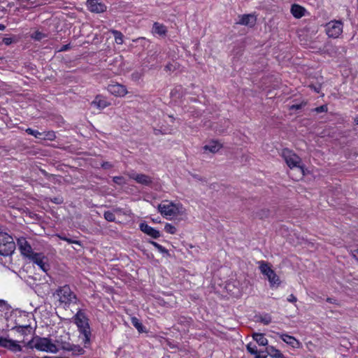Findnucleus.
<instances>
[{
	"label": "nucleus",
	"mask_w": 358,
	"mask_h": 358,
	"mask_svg": "<svg viewBox=\"0 0 358 358\" xmlns=\"http://www.w3.org/2000/svg\"><path fill=\"white\" fill-rule=\"evenodd\" d=\"M157 249L161 253H168V250L161 245H159V246Z\"/></svg>",
	"instance_id": "44"
},
{
	"label": "nucleus",
	"mask_w": 358,
	"mask_h": 358,
	"mask_svg": "<svg viewBox=\"0 0 358 358\" xmlns=\"http://www.w3.org/2000/svg\"><path fill=\"white\" fill-rule=\"evenodd\" d=\"M113 181L119 185H124L126 184L125 179L122 176H115L113 178Z\"/></svg>",
	"instance_id": "33"
},
{
	"label": "nucleus",
	"mask_w": 358,
	"mask_h": 358,
	"mask_svg": "<svg viewBox=\"0 0 358 358\" xmlns=\"http://www.w3.org/2000/svg\"><path fill=\"white\" fill-rule=\"evenodd\" d=\"M56 294L58 296L59 305L65 309L69 308L71 304L77 303L78 299L76 294L67 285L59 287L56 290Z\"/></svg>",
	"instance_id": "4"
},
{
	"label": "nucleus",
	"mask_w": 358,
	"mask_h": 358,
	"mask_svg": "<svg viewBox=\"0 0 358 358\" xmlns=\"http://www.w3.org/2000/svg\"><path fill=\"white\" fill-rule=\"evenodd\" d=\"M247 350L251 354V355H256L259 351L257 350V346L252 343H249L246 346Z\"/></svg>",
	"instance_id": "30"
},
{
	"label": "nucleus",
	"mask_w": 358,
	"mask_h": 358,
	"mask_svg": "<svg viewBox=\"0 0 358 358\" xmlns=\"http://www.w3.org/2000/svg\"><path fill=\"white\" fill-rule=\"evenodd\" d=\"M108 91L117 96H124L128 93L126 87L119 83L109 85Z\"/></svg>",
	"instance_id": "14"
},
{
	"label": "nucleus",
	"mask_w": 358,
	"mask_h": 358,
	"mask_svg": "<svg viewBox=\"0 0 358 358\" xmlns=\"http://www.w3.org/2000/svg\"><path fill=\"white\" fill-rule=\"evenodd\" d=\"M0 346L7 348L14 352H20L22 350V347L16 341L5 338H0Z\"/></svg>",
	"instance_id": "13"
},
{
	"label": "nucleus",
	"mask_w": 358,
	"mask_h": 358,
	"mask_svg": "<svg viewBox=\"0 0 358 358\" xmlns=\"http://www.w3.org/2000/svg\"><path fill=\"white\" fill-rule=\"evenodd\" d=\"M139 228L141 231L153 238H157L160 236V232L153 227L149 226L146 222L141 223Z\"/></svg>",
	"instance_id": "16"
},
{
	"label": "nucleus",
	"mask_w": 358,
	"mask_h": 358,
	"mask_svg": "<svg viewBox=\"0 0 358 358\" xmlns=\"http://www.w3.org/2000/svg\"><path fill=\"white\" fill-rule=\"evenodd\" d=\"M164 230L166 232L170 234H175L176 233V228L171 224L166 223L164 226Z\"/></svg>",
	"instance_id": "31"
},
{
	"label": "nucleus",
	"mask_w": 358,
	"mask_h": 358,
	"mask_svg": "<svg viewBox=\"0 0 358 358\" xmlns=\"http://www.w3.org/2000/svg\"><path fill=\"white\" fill-rule=\"evenodd\" d=\"M158 211L161 215L166 217H170L177 215H183L186 213V210L180 203H173L169 201H164L157 206Z\"/></svg>",
	"instance_id": "2"
},
{
	"label": "nucleus",
	"mask_w": 358,
	"mask_h": 358,
	"mask_svg": "<svg viewBox=\"0 0 358 358\" xmlns=\"http://www.w3.org/2000/svg\"><path fill=\"white\" fill-rule=\"evenodd\" d=\"M128 176L131 179L134 180L136 182L141 185L148 186L152 182V178L145 174L131 172L128 173Z\"/></svg>",
	"instance_id": "12"
},
{
	"label": "nucleus",
	"mask_w": 358,
	"mask_h": 358,
	"mask_svg": "<svg viewBox=\"0 0 358 358\" xmlns=\"http://www.w3.org/2000/svg\"><path fill=\"white\" fill-rule=\"evenodd\" d=\"M15 244L12 236L6 233H0V255L9 256L13 253Z\"/></svg>",
	"instance_id": "6"
},
{
	"label": "nucleus",
	"mask_w": 358,
	"mask_h": 358,
	"mask_svg": "<svg viewBox=\"0 0 358 358\" xmlns=\"http://www.w3.org/2000/svg\"><path fill=\"white\" fill-rule=\"evenodd\" d=\"M314 110L317 113H322L327 111V106L326 105H322L319 107H317L314 109Z\"/></svg>",
	"instance_id": "36"
},
{
	"label": "nucleus",
	"mask_w": 358,
	"mask_h": 358,
	"mask_svg": "<svg viewBox=\"0 0 358 358\" xmlns=\"http://www.w3.org/2000/svg\"><path fill=\"white\" fill-rule=\"evenodd\" d=\"M327 301L329 303H335V299H334L332 298H327Z\"/></svg>",
	"instance_id": "50"
},
{
	"label": "nucleus",
	"mask_w": 358,
	"mask_h": 358,
	"mask_svg": "<svg viewBox=\"0 0 358 358\" xmlns=\"http://www.w3.org/2000/svg\"><path fill=\"white\" fill-rule=\"evenodd\" d=\"M87 6L92 13H101L106 10V6L97 0H87Z\"/></svg>",
	"instance_id": "15"
},
{
	"label": "nucleus",
	"mask_w": 358,
	"mask_h": 358,
	"mask_svg": "<svg viewBox=\"0 0 358 358\" xmlns=\"http://www.w3.org/2000/svg\"><path fill=\"white\" fill-rule=\"evenodd\" d=\"M262 352L259 351L256 355H255V358H266V355H263L261 354Z\"/></svg>",
	"instance_id": "45"
},
{
	"label": "nucleus",
	"mask_w": 358,
	"mask_h": 358,
	"mask_svg": "<svg viewBox=\"0 0 358 358\" xmlns=\"http://www.w3.org/2000/svg\"><path fill=\"white\" fill-rule=\"evenodd\" d=\"M182 90V87L181 86H178L176 87H175L171 92V94L172 96H174L176 93L179 92L180 91H181Z\"/></svg>",
	"instance_id": "40"
},
{
	"label": "nucleus",
	"mask_w": 358,
	"mask_h": 358,
	"mask_svg": "<svg viewBox=\"0 0 358 358\" xmlns=\"http://www.w3.org/2000/svg\"><path fill=\"white\" fill-rule=\"evenodd\" d=\"M110 32L113 34L115 38V41L117 44L122 45L124 43V36L121 31L115 29H111Z\"/></svg>",
	"instance_id": "26"
},
{
	"label": "nucleus",
	"mask_w": 358,
	"mask_h": 358,
	"mask_svg": "<svg viewBox=\"0 0 358 358\" xmlns=\"http://www.w3.org/2000/svg\"><path fill=\"white\" fill-rule=\"evenodd\" d=\"M150 243L155 246V248H158L160 244L155 241H150Z\"/></svg>",
	"instance_id": "49"
},
{
	"label": "nucleus",
	"mask_w": 358,
	"mask_h": 358,
	"mask_svg": "<svg viewBox=\"0 0 358 358\" xmlns=\"http://www.w3.org/2000/svg\"><path fill=\"white\" fill-rule=\"evenodd\" d=\"M4 29H5V26L2 24H0V30L3 31V30H4Z\"/></svg>",
	"instance_id": "51"
},
{
	"label": "nucleus",
	"mask_w": 358,
	"mask_h": 358,
	"mask_svg": "<svg viewBox=\"0 0 358 358\" xmlns=\"http://www.w3.org/2000/svg\"><path fill=\"white\" fill-rule=\"evenodd\" d=\"M71 48V45L70 44H66V45H62L59 50H58L59 52H64V51H67L70 49Z\"/></svg>",
	"instance_id": "41"
},
{
	"label": "nucleus",
	"mask_w": 358,
	"mask_h": 358,
	"mask_svg": "<svg viewBox=\"0 0 358 358\" xmlns=\"http://www.w3.org/2000/svg\"><path fill=\"white\" fill-rule=\"evenodd\" d=\"M115 211L117 212V211H120L119 209H115Z\"/></svg>",
	"instance_id": "55"
},
{
	"label": "nucleus",
	"mask_w": 358,
	"mask_h": 358,
	"mask_svg": "<svg viewBox=\"0 0 358 358\" xmlns=\"http://www.w3.org/2000/svg\"><path fill=\"white\" fill-rule=\"evenodd\" d=\"M45 358H55V357H45Z\"/></svg>",
	"instance_id": "54"
},
{
	"label": "nucleus",
	"mask_w": 358,
	"mask_h": 358,
	"mask_svg": "<svg viewBox=\"0 0 358 358\" xmlns=\"http://www.w3.org/2000/svg\"><path fill=\"white\" fill-rule=\"evenodd\" d=\"M27 345L30 348H35L42 352L57 353L59 351L57 345L50 338L46 337L35 336L28 342Z\"/></svg>",
	"instance_id": "3"
},
{
	"label": "nucleus",
	"mask_w": 358,
	"mask_h": 358,
	"mask_svg": "<svg viewBox=\"0 0 358 358\" xmlns=\"http://www.w3.org/2000/svg\"><path fill=\"white\" fill-rule=\"evenodd\" d=\"M113 166V164L108 162H105L101 164V167L104 169H110Z\"/></svg>",
	"instance_id": "38"
},
{
	"label": "nucleus",
	"mask_w": 358,
	"mask_h": 358,
	"mask_svg": "<svg viewBox=\"0 0 358 358\" xmlns=\"http://www.w3.org/2000/svg\"><path fill=\"white\" fill-rule=\"evenodd\" d=\"M4 41H5V43H6V44H9V43H10V39H9V38H6Z\"/></svg>",
	"instance_id": "52"
},
{
	"label": "nucleus",
	"mask_w": 358,
	"mask_h": 358,
	"mask_svg": "<svg viewBox=\"0 0 358 358\" xmlns=\"http://www.w3.org/2000/svg\"><path fill=\"white\" fill-rule=\"evenodd\" d=\"M104 218L108 222H114L115 220V214L111 211H106L103 214Z\"/></svg>",
	"instance_id": "32"
},
{
	"label": "nucleus",
	"mask_w": 358,
	"mask_h": 358,
	"mask_svg": "<svg viewBox=\"0 0 358 358\" xmlns=\"http://www.w3.org/2000/svg\"><path fill=\"white\" fill-rule=\"evenodd\" d=\"M287 301L291 303H294V302H296L297 299H296V297L294 294H290L287 297Z\"/></svg>",
	"instance_id": "42"
},
{
	"label": "nucleus",
	"mask_w": 358,
	"mask_h": 358,
	"mask_svg": "<svg viewBox=\"0 0 358 358\" xmlns=\"http://www.w3.org/2000/svg\"><path fill=\"white\" fill-rule=\"evenodd\" d=\"M252 338L259 345L266 346L268 345V339L263 334L254 333Z\"/></svg>",
	"instance_id": "24"
},
{
	"label": "nucleus",
	"mask_w": 358,
	"mask_h": 358,
	"mask_svg": "<svg viewBox=\"0 0 358 358\" xmlns=\"http://www.w3.org/2000/svg\"><path fill=\"white\" fill-rule=\"evenodd\" d=\"M7 310V303L3 300H0V311L3 312Z\"/></svg>",
	"instance_id": "37"
},
{
	"label": "nucleus",
	"mask_w": 358,
	"mask_h": 358,
	"mask_svg": "<svg viewBox=\"0 0 358 358\" xmlns=\"http://www.w3.org/2000/svg\"><path fill=\"white\" fill-rule=\"evenodd\" d=\"M56 138L55 133L53 131L43 132L42 140L54 141Z\"/></svg>",
	"instance_id": "27"
},
{
	"label": "nucleus",
	"mask_w": 358,
	"mask_h": 358,
	"mask_svg": "<svg viewBox=\"0 0 358 358\" xmlns=\"http://www.w3.org/2000/svg\"><path fill=\"white\" fill-rule=\"evenodd\" d=\"M305 103L293 104L289 107L290 110H299L301 109Z\"/></svg>",
	"instance_id": "39"
},
{
	"label": "nucleus",
	"mask_w": 358,
	"mask_h": 358,
	"mask_svg": "<svg viewBox=\"0 0 358 358\" xmlns=\"http://www.w3.org/2000/svg\"><path fill=\"white\" fill-rule=\"evenodd\" d=\"M28 259L38 265L45 273L50 269V266L47 264V258L42 253L34 252Z\"/></svg>",
	"instance_id": "10"
},
{
	"label": "nucleus",
	"mask_w": 358,
	"mask_h": 358,
	"mask_svg": "<svg viewBox=\"0 0 358 358\" xmlns=\"http://www.w3.org/2000/svg\"><path fill=\"white\" fill-rule=\"evenodd\" d=\"M131 78L134 80H137L139 78L138 73H134L131 74Z\"/></svg>",
	"instance_id": "46"
},
{
	"label": "nucleus",
	"mask_w": 358,
	"mask_h": 358,
	"mask_svg": "<svg viewBox=\"0 0 358 358\" xmlns=\"http://www.w3.org/2000/svg\"><path fill=\"white\" fill-rule=\"evenodd\" d=\"M355 123H356L357 124H358V117H356L355 118Z\"/></svg>",
	"instance_id": "53"
},
{
	"label": "nucleus",
	"mask_w": 358,
	"mask_h": 358,
	"mask_svg": "<svg viewBox=\"0 0 358 358\" xmlns=\"http://www.w3.org/2000/svg\"><path fill=\"white\" fill-rule=\"evenodd\" d=\"M280 338L285 343L293 348H299L300 345V343L292 336L284 334L280 335Z\"/></svg>",
	"instance_id": "19"
},
{
	"label": "nucleus",
	"mask_w": 358,
	"mask_h": 358,
	"mask_svg": "<svg viewBox=\"0 0 358 358\" xmlns=\"http://www.w3.org/2000/svg\"><path fill=\"white\" fill-rule=\"evenodd\" d=\"M222 148V145L217 141H212L209 143L208 145H206L203 147L205 150H208L212 153L217 152Z\"/></svg>",
	"instance_id": "23"
},
{
	"label": "nucleus",
	"mask_w": 358,
	"mask_h": 358,
	"mask_svg": "<svg viewBox=\"0 0 358 358\" xmlns=\"http://www.w3.org/2000/svg\"><path fill=\"white\" fill-rule=\"evenodd\" d=\"M282 157L290 169L297 168L302 176L305 175L304 167L301 158L292 150L287 148L283 149L282 151Z\"/></svg>",
	"instance_id": "5"
},
{
	"label": "nucleus",
	"mask_w": 358,
	"mask_h": 358,
	"mask_svg": "<svg viewBox=\"0 0 358 358\" xmlns=\"http://www.w3.org/2000/svg\"><path fill=\"white\" fill-rule=\"evenodd\" d=\"M74 323L76 324L81 338L85 344L90 343L91 330L89 324V319L82 309H78L73 317Z\"/></svg>",
	"instance_id": "1"
},
{
	"label": "nucleus",
	"mask_w": 358,
	"mask_h": 358,
	"mask_svg": "<svg viewBox=\"0 0 358 358\" xmlns=\"http://www.w3.org/2000/svg\"><path fill=\"white\" fill-rule=\"evenodd\" d=\"M152 31L159 36H165L167 32L166 26L159 22H155L152 27Z\"/></svg>",
	"instance_id": "22"
},
{
	"label": "nucleus",
	"mask_w": 358,
	"mask_h": 358,
	"mask_svg": "<svg viewBox=\"0 0 358 358\" xmlns=\"http://www.w3.org/2000/svg\"><path fill=\"white\" fill-rule=\"evenodd\" d=\"M256 22V18L253 15H243L241 17L238 22L239 24L246 26L252 27Z\"/></svg>",
	"instance_id": "17"
},
{
	"label": "nucleus",
	"mask_w": 358,
	"mask_h": 358,
	"mask_svg": "<svg viewBox=\"0 0 358 358\" xmlns=\"http://www.w3.org/2000/svg\"><path fill=\"white\" fill-rule=\"evenodd\" d=\"M259 321L265 325H267L271 322V317L268 314L261 315L259 318Z\"/></svg>",
	"instance_id": "29"
},
{
	"label": "nucleus",
	"mask_w": 358,
	"mask_h": 358,
	"mask_svg": "<svg viewBox=\"0 0 358 358\" xmlns=\"http://www.w3.org/2000/svg\"><path fill=\"white\" fill-rule=\"evenodd\" d=\"M17 244L21 254L25 257H30L34 252L32 250L31 246L24 237H20L17 240Z\"/></svg>",
	"instance_id": "11"
},
{
	"label": "nucleus",
	"mask_w": 358,
	"mask_h": 358,
	"mask_svg": "<svg viewBox=\"0 0 358 358\" xmlns=\"http://www.w3.org/2000/svg\"><path fill=\"white\" fill-rule=\"evenodd\" d=\"M50 201L56 204H61L63 203L64 199L62 196H56L50 198Z\"/></svg>",
	"instance_id": "35"
},
{
	"label": "nucleus",
	"mask_w": 358,
	"mask_h": 358,
	"mask_svg": "<svg viewBox=\"0 0 358 358\" xmlns=\"http://www.w3.org/2000/svg\"><path fill=\"white\" fill-rule=\"evenodd\" d=\"M310 87L316 92L319 93L320 90V87L318 86H314V85H310Z\"/></svg>",
	"instance_id": "47"
},
{
	"label": "nucleus",
	"mask_w": 358,
	"mask_h": 358,
	"mask_svg": "<svg viewBox=\"0 0 358 358\" xmlns=\"http://www.w3.org/2000/svg\"><path fill=\"white\" fill-rule=\"evenodd\" d=\"M266 352L268 355L273 358H286L279 350L276 349L273 346H267Z\"/></svg>",
	"instance_id": "21"
},
{
	"label": "nucleus",
	"mask_w": 358,
	"mask_h": 358,
	"mask_svg": "<svg viewBox=\"0 0 358 358\" xmlns=\"http://www.w3.org/2000/svg\"><path fill=\"white\" fill-rule=\"evenodd\" d=\"M24 358H29V357H24Z\"/></svg>",
	"instance_id": "56"
},
{
	"label": "nucleus",
	"mask_w": 358,
	"mask_h": 358,
	"mask_svg": "<svg viewBox=\"0 0 358 358\" xmlns=\"http://www.w3.org/2000/svg\"><path fill=\"white\" fill-rule=\"evenodd\" d=\"M343 32V23L341 21H331L326 24V33L329 37L338 38Z\"/></svg>",
	"instance_id": "9"
},
{
	"label": "nucleus",
	"mask_w": 358,
	"mask_h": 358,
	"mask_svg": "<svg viewBox=\"0 0 358 358\" xmlns=\"http://www.w3.org/2000/svg\"><path fill=\"white\" fill-rule=\"evenodd\" d=\"M351 255L355 259L358 261V249L352 250Z\"/></svg>",
	"instance_id": "43"
},
{
	"label": "nucleus",
	"mask_w": 358,
	"mask_h": 358,
	"mask_svg": "<svg viewBox=\"0 0 358 358\" xmlns=\"http://www.w3.org/2000/svg\"><path fill=\"white\" fill-rule=\"evenodd\" d=\"M91 104L98 109H103L109 106V103L106 99L101 96H96Z\"/></svg>",
	"instance_id": "18"
},
{
	"label": "nucleus",
	"mask_w": 358,
	"mask_h": 358,
	"mask_svg": "<svg viewBox=\"0 0 358 358\" xmlns=\"http://www.w3.org/2000/svg\"><path fill=\"white\" fill-rule=\"evenodd\" d=\"M258 264L261 273L266 276L271 287H278L280 284V278L271 268V266L264 261L258 262Z\"/></svg>",
	"instance_id": "7"
},
{
	"label": "nucleus",
	"mask_w": 358,
	"mask_h": 358,
	"mask_svg": "<svg viewBox=\"0 0 358 358\" xmlns=\"http://www.w3.org/2000/svg\"><path fill=\"white\" fill-rule=\"evenodd\" d=\"M131 322L132 325L138 331V332H145V327L143 325V324L140 322V320L136 317H132L131 318Z\"/></svg>",
	"instance_id": "25"
},
{
	"label": "nucleus",
	"mask_w": 358,
	"mask_h": 358,
	"mask_svg": "<svg viewBox=\"0 0 358 358\" xmlns=\"http://www.w3.org/2000/svg\"><path fill=\"white\" fill-rule=\"evenodd\" d=\"M306 9L297 4H294L291 8L292 14L296 18H301L305 14Z\"/></svg>",
	"instance_id": "20"
},
{
	"label": "nucleus",
	"mask_w": 358,
	"mask_h": 358,
	"mask_svg": "<svg viewBox=\"0 0 358 358\" xmlns=\"http://www.w3.org/2000/svg\"><path fill=\"white\" fill-rule=\"evenodd\" d=\"M55 343L59 348V350H62L71 352L73 355H80L85 352L83 348L80 345L71 344L69 341L63 340L62 338H57Z\"/></svg>",
	"instance_id": "8"
},
{
	"label": "nucleus",
	"mask_w": 358,
	"mask_h": 358,
	"mask_svg": "<svg viewBox=\"0 0 358 358\" xmlns=\"http://www.w3.org/2000/svg\"><path fill=\"white\" fill-rule=\"evenodd\" d=\"M58 237L59 238V239L68 242L69 243L79 244V241H75V240H72V239L69 238H67V237H66L64 236L58 235Z\"/></svg>",
	"instance_id": "34"
},
{
	"label": "nucleus",
	"mask_w": 358,
	"mask_h": 358,
	"mask_svg": "<svg viewBox=\"0 0 358 358\" xmlns=\"http://www.w3.org/2000/svg\"><path fill=\"white\" fill-rule=\"evenodd\" d=\"M28 134L34 136L35 138L41 139L43 137V132H40L37 130H34L31 128H27L25 131Z\"/></svg>",
	"instance_id": "28"
},
{
	"label": "nucleus",
	"mask_w": 358,
	"mask_h": 358,
	"mask_svg": "<svg viewBox=\"0 0 358 358\" xmlns=\"http://www.w3.org/2000/svg\"><path fill=\"white\" fill-rule=\"evenodd\" d=\"M268 214V210H262V215H259V217L262 219L264 217H266Z\"/></svg>",
	"instance_id": "48"
}]
</instances>
